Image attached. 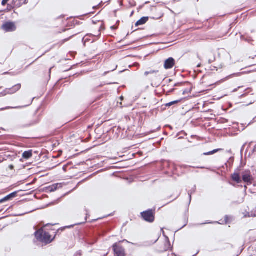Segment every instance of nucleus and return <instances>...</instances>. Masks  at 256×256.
I'll list each match as a JSON object with an SVG mask.
<instances>
[{"label": "nucleus", "mask_w": 256, "mask_h": 256, "mask_svg": "<svg viewBox=\"0 0 256 256\" xmlns=\"http://www.w3.org/2000/svg\"><path fill=\"white\" fill-rule=\"evenodd\" d=\"M35 236L38 240L46 244H49L52 242L50 234L42 230H39L35 232Z\"/></svg>", "instance_id": "f257e3e1"}, {"label": "nucleus", "mask_w": 256, "mask_h": 256, "mask_svg": "<svg viewBox=\"0 0 256 256\" xmlns=\"http://www.w3.org/2000/svg\"><path fill=\"white\" fill-rule=\"evenodd\" d=\"M38 122V120L36 116H34L32 119L27 118L22 120L19 124V126L20 128H28L31 126Z\"/></svg>", "instance_id": "f03ea898"}, {"label": "nucleus", "mask_w": 256, "mask_h": 256, "mask_svg": "<svg viewBox=\"0 0 256 256\" xmlns=\"http://www.w3.org/2000/svg\"><path fill=\"white\" fill-rule=\"evenodd\" d=\"M143 219L149 222H152L154 220V210H148L141 212Z\"/></svg>", "instance_id": "7ed1b4c3"}, {"label": "nucleus", "mask_w": 256, "mask_h": 256, "mask_svg": "<svg viewBox=\"0 0 256 256\" xmlns=\"http://www.w3.org/2000/svg\"><path fill=\"white\" fill-rule=\"evenodd\" d=\"M20 88L21 84H16L10 88H7L4 90L2 92L0 93V96H4L8 94H14L19 90Z\"/></svg>", "instance_id": "20e7f679"}, {"label": "nucleus", "mask_w": 256, "mask_h": 256, "mask_svg": "<svg viewBox=\"0 0 256 256\" xmlns=\"http://www.w3.org/2000/svg\"><path fill=\"white\" fill-rule=\"evenodd\" d=\"M242 180L247 183L248 184H252L253 178L252 176L251 172L249 170H246L244 171L242 174Z\"/></svg>", "instance_id": "39448f33"}, {"label": "nucleus", "mask_w": 256, "mask_h": 256, "mask_svg": "<svg viewBox=\"0 0 256 256\" xmlns=\"http://www.w3.org/2000/svg\"><path fill=\"white\" fill-rule=\"evenodd\" d=\"M113 248L116 256H126L124 249L122 246L114 244Z\"/></svg>", "instance_id": "423d86ee"}, {"label": "nucleus", "mask_w": 256, "mask_h": 256, "mask_svg": "<svg viewBox=\"0 0 256 256\" xmlns=\"http://www.w3.org/2000/svg\"><path fill=\"white\" fill-rule=\"evenodd\" d=\"M2 28L6 32H12L16 30V27L14 22H9L4 24Z\"/></svg>", "instance_id": "0eeeda50"}, {"label": "nucleus", "mask_w": 256, "mask_h": 256, "mask_svg": "<svg viewBox=\"0 0 256 256\" xmlns=\"http://www.w3.org/2000/svg\"><path fill=\"white\" fill-rule=\"evenodd\" d=\"M175 60L172 58H170L165 60L164 68L166 70L170 69L173 68Z\"/></svg>", "instance_id": "6e6552de"}, {"label": "nucleus", "mask_w": 256, "mask_h": 256, "mask_svg": "<svg viewBox=\"0 0 256 256\" xmlns=\"http://www.w3.org/2000/svg\"><path fill=\"white\" fill-rule=\"evenodd\" d=\"M17 194H18L17 192H14L9 194L8 195L6 196L0 200V204L11 200L12 198L16 196Z\"/></svg>", "instance_id": "1a4fd4ad"}, {"label": "nucleus", "mask_w": 256, "mask_h": 256, "mask_svg": "<svg viewBox=\"0 0 256 256\" xmlns=\"http://www.w3.org/2000/svg\"><path fill=\"white\" fill-rule=\"evenodd\" d=\"M60 184H55L46 188V192H52L56 190L60 186Z\"/></svg>", "instance_id": "9d476101"}, {"label": "nucleus", "mask_w": 256, "mask_h": 256, "mask_svg": "<svg viewBox=\"0 0 256 256\" xmlns=\"http://www.w3.org/2000/svg\"><path fill=\"white\" fill-rule=\"evenodd\" d=\"M24 2V0H12V6H11L10 8H20Z\"/></svg>", "instance_id": "9b49d317"}, {"label": "nucleus", "mask_w": 256, "mask_h": 256, "mask_svg": "<svg viewBox=\"0 0 256 256\" xmlns=\"http://www.w3.org/2000/svg\"><path fill=\"white\" fill-rule=\"evenodd\" d=\"M231 178L234 181L236 182L238 184H240L242 182L240 176L238 173L234 172L232 175Z\"/></svg>", "instance_id": "f8f14e48"}, {"label": "nucleus", "mask_w": 256, "mask_h": 256, "mask_svg": "<svg viewBox=\"0 0 256 256\" xmlns=\"http://www.w3.org/2000/svg\"><path fill=\"white\" fill-rule=\"evenodd\" d=\"M148 17H142L136 23L135 25L138 26L144 24L148 22Z\"/></svg>", "instance_id": "ddd939ff"}, {"label": "nucleus", "mask_w": 256, "mask_h": 256, "mask_svg": "<svg viewBox=\"0 0 256 256\" xmlns=\"http://www.w3.org/2000/svg\"><path fill=\"white\" fill-rule=\"evenodd\" d=\"M32 150L26 151L22 154V158L24 159H28L32 156Z\"/></svg>", "instance_id": "4468645a"}, {"label": "nucleus", "mask_w": 256, "mask_h": 256, "mask_svg": "<svg viewBox=\"0 0 256 256\" xmlns=\"http://www.w3.org/2000/svg\"><path fill=\"white\" fill-rule=\"evenodd\" d=\"M222 150V149L220 148H218V149H216V150H214L212 151H210L209 152H204V156H209V155H212L218 152H220Z\"/></svg>", "instance_id": "2eb2a0df"}, {"label": "nucleus", "mask_w": 256, "mask_h": 256, "mask_svg": "<svg viewBox=\"0 0 256 256\" xmlns=\"http://www.w3.org/2000/svg\"><path fill=\"white\" fill-rule=\"evenodd\" d=\"M32 102V101L30 102L28 104L23 106H15V107H11V106H8L5 109H19V108H22L25 107H26L28 106H30Z\"/></svg>", "instance_id": "dca6fc26"}, {"label": "nucleus", "mask_w": 256, "mask_h": 256, "mask_svg": "<svg viewBox=\"0 0 256 256\" xmlns=\"http://www.w3.org/2000/svg\"><path fill=\"white\" fill-rule=\"evenodd\" d=\"M241 74V73H234L232 74L229 75L228 76H226V78H224L223 80V81L228 80L230 78H234V76H240Z\"/></svg>", "instance_id": "f3484780"}, {"label": "nucleus", "mask_w": 256, "mask_h": 256, "mask_svg": "<svg viewBox=\"0 0 256 256\" xmlns=\"http://www.w3.org/2000/svg\"><path fill=\"white\" fill-rule=\"evenodd\" d=\"M158 72V70H151L149 72H144V76H147L149 74H156Z\"/></svg>", "instance_id": "a211bd4d"}, {"label": "nucleus", "mask_w": 256, "mask_h": 256, "mask_svg": "<svg viewBox=\"0 0 256 256\" xmlns=\"http://www.w3.org/2000/svg\"><path fill=\"white\" fill-rule=\"evenodd\" d=\"M240 39L241 40H244L246 42H251L252 40L250 38H246L244 36H243V35H242L240 36Z\"/></svg>", "instance_id": "6ab92c4d"}, {"label": "nucleus", "mask_w": 256, "mask_h": 256, "mask_svg": "<svg viewBox=\"0 0 256 256\" xmlns=\"http://www.w3.org/2000/svg\"><path fill=\"white\" fill-rule=\"evenodd\" d=\"M180 100H175V101H173V102H170L169 103H168L166 104V106H170L174 104H177L178 103V102H180Z\"/></svg>", "instance_id": "aec40b11"}, {"label": "nucleus", "mask_w": 256, "mask_h": 256, "mask_svg": "<svg viewBox=\"0 0 256 256\" xmlns=\"http://www.w3.org/2000/svg\"><path fill=\"white\" fill-rule=\"evenodd\" d=\"M248 216H252V217H255L256 216V208L254 210H253L248 215Z\"/></svg>", "instance_id": "412c9836"}, {"label": "nucleus", "mask_w": 256, "mask_h": 256, "mask_svg": "<svg viewBox=\"0 0 256 256\" xmlns=\"http://www.w3.org/2000/svg\"><path fill=\"white\" fill-rule=\"evenodd\" d=\"M74 256H82L81 251H78L75 253Z\"/></svg>", "instance_id": "4be33fe9"}, {"label": "nucleus", "mask_w": 256, "mask_h": 256, "mask_svg": "<svg viewBox=\"0 0 256 256\" xmlns=\"http://www.w3.org/2000/svg\"><path fill=\"white\" fill-rule=\"evenodd\" d=\"M8 0H2V6H5Z\"/></svg>", "instance_id": "5701e85b"}, {"label": "nucleus", "mask_w": 256, "mask_h": 256, "mask_svg": "<svg viewBox=\"0 0 256 256\" xmlns=\"http://www.w3.org/2000/svg\"><path fill=\"white\" fill-rule=\"evenodd\" d=\"M188 90H183L182 94L184 95L186 94H188Z\"/></svg>", "instance_id": "b1692460"}, {"label": "nucleus", "mask_w": 256, "mask_h": 256, "mask_svg": "<svg viewBox=\"0 0 256 256\" xmlns=\"http://www.w3.org/2000/svg\"><path fill=\"white\" fill-rule=\"evenodd\" d=\"M8 168H10V170H13L14 168V166L12 164H10L8 166Z\"/></svg>", "instance_id": "393cba45"}, {"label": "nucleus", "mask_w": 256, "mask_h": 256, "mask_svg": "<svg viewBox=\"0 0 256 256\" xmlns=\"http://www.w3.org/2000/svg\"><path fill=\"white\" fill-rule=\"evenodd\" d=\"M86 217L85 220L86 221L87 220V218H88V211L87 210H86Z\"/></svg>", "instance_id": "a878e982"}, {"label": "nucleus", "mask_w": 256, "mask_h": 256, "mask_svg": "<svg viewBox=\"0 0 256 256\" xmlns=\"http://www.w3.org/2000/svg\"><path fill=\"white\" fill-rule=\"evenodd\" d=\"M12 6V4H8V8L9 10H11L12 8H11V6Z\"/></svg>", "instance_id": "bb28decb"}, {"label": "nucleus", "mask_w": 256, "mask_h": 256, "mask_svg": "<svg viewBox=\"0 0 256 256\" xmlns=\"http://www.w3.org/2000/svg\"><path fill=\"white\" fill-rule=\"evenodd\" d=\"M52 68H50L49 69V71H48L49 77H50V74H51V70H52Z\"/></svg>", "instance_id": "cd10ccee"}, {"label": "nucleus", "mask_w": 256, "mask_h": 256, "mask_svg": "<svg viewBox=\"0 0 256 256\" xmlns=\"http://www.w3.org/2000/svg\"><path fill=\"white\" fill-rule=\"evenodd\" d=\"M182 83H178L177 84H175V86H180V85H182Z\"/></svg>", "instance_id": "c85d7f7f"}, {"label": "nucleus", "mask_w": 256, "mask_h": 256, "mask_svg": "<svg viewBox=\"0 0 256 256\" xmlns=\"http://www.w3.org/2000/svg\"><path fill=\"white\" fill-rule=\"evenodd\" d=\"M188 195H189V197H190V200H191V198H192V194H191L188 192Z\"/></svg>", "instance_id": "c756f323"}, {"label": "nucleus", "mask_w": 256, "mask_h": 256, "mask_svg": "<svg viewBox=\"0 0 256 256\" xmlns=\"http://www.w3.org/2000/svg\"><path fill=\"white\" fill-rule=\"evenodd\" d=\"M108 72H104V73L103 75H104V76H105V75H106Z\"/></svg>", "instance_id": "7c9ffc66"}, {"label": "nucleus", "mask_w": 256, "mask_h": 256, "mask_svg": "<svg viewBox=\"0 0 256 256\" xmlns=\"http://www.w3.org/2000/svg\"><path fill=\"white\" fill-rule=\"evenodd\" d=\"M84 42H86L88 41V38H84Z\"/></svg>", "instance_id": "2f4dec72"}, {"label": "nucleus", "mask_w": 256, "mask_h": 256, "mask_svg": "<svg viewBox=\"0 0 256 256\" xmlns=\"http://www.w3.org/2000/svg\"><path fill=\"white\" fill-rule=\"evenodd\" d=\"M197 168H204V167H197Z\"/></svg>", "instance_id": "473e14b6"}, {"label": "nucleus", "mask_w": 256, "mask_h": 256, "mask_svg": "<svg viewBox=\"0 0 256 256\" xmlns=\"http://www.w3.org/2000/svg\"><path fill=\"white\" fill-rule=\"evenodd\" d=\"M198 68L200 67V64H198L197 66Z\"/></svg>", "instance_id": "72a5a7b5"}, {"label": "nucleus", "mask_w": 256, "mask_h": 256, "mask_svg": "<svg viewBox=\"0 0 256 256\" xmlns=\"http://www.w3.org/2000/svg\"><path fill=\"white\" fill-rule=\"evenodd\" d=\"M70 38H68V39H66V40H64L65 41H68Z\"/></svg>", "instance_id": "f704fd0d"}, {"label": "nucleus", "mask_w": 256, "mask_h": 256, "mask_svg": "<svg viewBox=\"0 0 256 256\" xmlns=\"http://www.w3.org/2000/svg\"><path fill=\"white\" fill-rule=\"evenodd\" d=\"M120 99H121V100H122V99H123V97H122V96H121V97H120Z\"/></svg>", "instance_id": "c9c22d12"}, {"label": "nucleus", "mask_w": 256, "mask_h": 256, "mask_svg": "<svg viewBox=\"0 0 256 256\" xmlns=\"http://www.w3.org/2000/svg\"><path fill=\"white\" fill-rule=\"evenodd\" d=\"M40 56H39V57H38V58L37 59L40 58Z\"/></svg>", "instance_id": "e433bc0d"}, {"label": "nucleus", "mask_w": 256, "mask_h": 256, "mask_svg": "<svg viewBox=\"0 0 256 256\" xmlns=\"http://www.w3.org/2000/svg\"><path fill=\"white\" fill-rule=\"evenodd\" d=\"M40 56H39V57H38V58L37 59L40 58Z\"/></svg>", "instance_id": "4c0bfd02"}, {"label": "nucleus", "mask_w": 256, "mask_h": 256, "mask_svg": "<svg viewBox=\"0 0 256 256\" xmlns=\"http://www.w3.org/2000/svg\"><path fill=\"white\" fill-rule=\"evenodd\" d=\"M115 69H116V68H114V70H112V71H114Z\"/></svg>", "instance_id": "58836bf2"}]
</instances>
